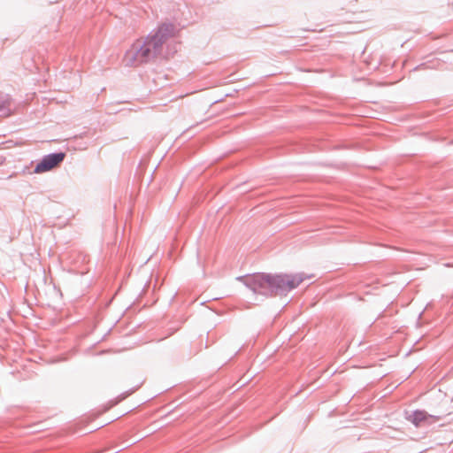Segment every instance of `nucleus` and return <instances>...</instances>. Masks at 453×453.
I'll return each mask as SVG.
<instances>
[{"mask_svg":"<svg viewBox=\"0 0 453 453\" xmlns=\"http://www.w3.org/2000/svg\"><path fill=\"white\" fill-rule=\"evenodd\" d=\"M4 108H5V102L4 101H1L0 102V111L4 110Z\"/></svg>","mask_w":453,"mask_h":453,"instance_id":"39448f33","label":"nucleus"},{"mask_svg":"<svg viewBox=\"0 0 453 453\" xmlns=\"http://www.w3.org/2000/svg\"><path fill=\"white\" fill-rule=\"evenodd\" d=\"M404 418L416 427L431 425L440 419V417L428 414L426 411H405Z\"/></svg>","mask_w":453,"mask_h":453,"instance_id":"20e7f679","label":"nucleus"},{"mask_svg":"<svg viewBox=\"0 0 453 453\" xmlns=\"http://www.w3.org/2000/svg\"><path fill=\"white\" fill-rule=\"evenodd\" d=\"M304 279L301 273L271 274L265 273H257L237 278L254 294L262 295L265 297L286 295L297 288Z\"/></svg>","mask_w":453,"mask_h":453,"instance_id":"f257e3e1","label":"nucleus"},{"mask_svg":"<svg viewBox=\"0 0 453 453\" xmlns=\"http://www.w3.org/2000/svg\"><path fill=\"white\" fill-rule=\"evenodd\" d=\"M66 154L62 151L52 152L42 157L36 164L34 172L35 173H42L49 172L59 165L65 158Z\"/></svg>","mask_w":453,"mask_h":453,"instance_id":"7ed1b4c3","label":"nucleus"},{"mask_svg":"<svg viewBox=\"0 0 453 453\" xmlns=\"http://www.w3.org/2000/svg\"><path fill=\"white\" fill-rule=\"evenodd\" d=\"M174 31L175 27L171 23H164L151 31L143 42L134 43L131 49L126 52V65H136L148 63L158 57L162 52L164 43L173 36Z\"/></svg>","mask_w":453,"mask_h":453,"instance_id":"f03ea898","label":"nucleus"}]
</instances>
